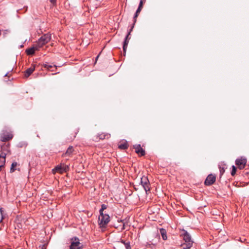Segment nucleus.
Instances as JSON below:
<instances>
[{"label": "nucleus", "instance_id": "nucleus-35", "mask_svg": "<svg viewBox=\"0 0 249 249\" xmlns=\"http://www.w3.org/2000/svg\"><path fill=\"white\" fill-rule=\"evenodd\" d=\"M99 56L98 55L97 57H96V59H98Z\"/></svg>", "mask_w": 249, "mask_h": 249}, {"label": "nucleus", "instance_id": "nucleus-11", "mask_svg": "<svg viewBox=\"0 0 249 249\" xmlns=\"http://www.w3.org/2000/svg\"><path fill=\"white\" fill-rule=\"evenodd\" d=\"M39 46L36 44L33 47L27 49L26 50V53L28 55H33L36 51L39 50Z\"/></svg>", "mask_w": 249, "mask_h": 249}, {"label": "nucleus", "instance_id": "nucleus-18", "mask_svg": "<svg viewBox=\"0 0 249 249\" xmlns=\"http://www.w3.org/2000/svg\"><path fill=\"white\" fill-rule=\"evenodd\" d=\"M110 135L109 134H108V133H101L99 135V138L100 139H101V140H104V139H108L109 138H110Z\"/></svg>", "mask_w": 249, "mask_h": 249}, {"label": "nucleus", "instance_id": "nucleus-16", "mask_svg": "<svg viewBox=\"0 0 249 249\" xmlns=\"http://www.w3.org/2000/svg\"><path fill=\"white\" fill-rule=\"evenodd\" d=\"M5 154H1L0 155V167L1 168L4 166L5 163Z\"/></svg>", "mask_w": 249, "mask_h": 249}, {"label": "nucleus", "instance_id": "nucleus-37", "mask_svg": "<svg viewBox=\"0 0 249 249\" xmlns=\"http://www.w3.org/2000/svg\"><path fill=\"white\" fill-rule=\"evenodd\" d=\"M42 249H45V248H42Z\"/></svg>", "mask_w": 249, "mask_h": 249}, {"label": "nucleus", "instance_id": "nucleus-12", "mask_svg": "<svg viewBox=\"0 0 249 249\" xmlns=\"http://www.w3.org/2000/svg\"><path fill=\"white\" fill-rule=\"evenodd\" d=\"M13 136L10 134H2L0 135V139L2 142H5L11 140Z\"/></svg>", "mask_w": 249, "mask_h": 249}, {"label": "nucleus", "instance_id": "nucleus-23", "mask_svg": "<svg viewBox=\"0 0 249 249\" xmlns=\"http://www.w3.org/2000/svg\"><path fill=\"white\" fill-rule=\"evenodd\" d=\"M119 148L121 149H124V143H122L119 145Z\"/></svg>", "mask_w": 249, "mask_h": 249}, {"label": "nucleus", "instance_id": "nucleus-4", "mask_svg": "<svg viewBox=\"0 0 249 249\" xmlns=\"http://www.w3.org/2000/svg\"><path fill=\"white\" fill-rule=\"evenodd\" d=\"M141 184L146 193L150 191L149 181L147 177L143 176L141 178Z\"/></svg>", "mask_w": 249, "mask_h": 249}, {"label": "nucleus", "instance_id": "nucleus-28", "mask_svg": "<svg viewBox=\"0 0 249 249\" xmlns=\"http://www.w3.org/2000/svg\"><path fill=\"white\" fill-rule=\"evenodd\" d=\"M50 2L53 3V4H55L56 3V0H50Z\"/></svg>", "mask_w": 249, "mask_h": 249}, {"label": "nucleus", "instance_id": "nucleus-17", "mask_svg": "<svg viewBox=\"0 0 249 249\" xmlns=\"http://www.w3.org/2000/svg\"><path fill=\"white\" fill-rule=\"evenodd\" d=\"M160 233L162 236L163 240H166L167 239V232L165 229L161 228L160 229Z\"/></svg>", "mask_w": 249, "mask_h": 249}, {"label": "nucleus", "instance_id": "nucleus-21", "mask_svg": "<svg viewBox=\"0 0 249 249\" xmlns=\"http://www.w3.org/2000/svg\"><path fill=\"white\" fill-rule=\"evenodd\" d=\"M107 208V206L106 204H102L101 206V209L99 211L100 213H103V211L106 209Z\"/></svg>", "mask_w": 249, "mask_h": 249}, {"label": "nucleus", "instance_id": "nucleus-25", "mask_svg": "<svg viewBox=\"0 0 249 249\" xmlns=\"http://www.w3.org/2000/svg\"><path fill=\"white\" fill-rule=\"evenodd\" d=\"M125 249H131V247L129 243H125Z\"/></svg>", "mask_w": 249, "mask_h": 249}, {"label": "nucleus", "instance_id": "nucleus-8", "mask_svg": "<svg viewBox=\"0 0 249 249\" xmlns=\"http://www.w3.org/2000/svg\"><path fill=\"white\" fill-rule=\"evenodd\" d=\"M215 176L213 175L212 174H210L208 176L206 179L205 180V184L206 185H211L213 184L215 181Z\"/></svg>", "mask_w": 249, "mask_h": 249}, {"label": "nucleus", "instance_id": "nucleus-7", "mask_svg": "<svg viewBox=\"0 0 249 249\" xmlns=\"http://www.w3.org/2000/svg\"><path fill=\"white\" fill-rule=\"evenodd\" d=\"M142 8H140V7H139L138 8L136 13H135V16L134 17V22L133 24V26L131 27V29H130L129 31L128 32V35H127L126 36H125V47L127 45V39H128V36H129V35H130V32H131V31L132 30L133 28V27H134V25L135 24V22H136V18L138 17V14L139 13L141 12V11L142 10Z\"/></svg>", "mask_w": 249, "mask_h": 249}, {"label": "nucleus", "instance_id": "nucleus-13", "mask_svg": "<svg viewBox=\"0 0 249 249\" xmlns=\"http://www.w3.org/2000/svg\"><path fill=\"white\" fill-rule=\"evenodd\" d=\"M35 67L34 66H32L31 67L27 69L25 71L24 76L25 77H28L35 71Z\"/></svg>", "mask_w": 249, "mask_h": 249}, {"label": "nucleus", "instance_id": "nucleus-2", "mask_svg": "<svg viewBox=\"0 0 249 249\" xmlns=\"http://www.w3.org/2000/svg\"><path fill=\"white\" fill-rule=\"evenodd\" d=\"M109 221V216L107 214L100 213L98 223L100 227H105Z\"/></svg>", "mask_w": 249, "mask_h": 249}, {"label": "nucleus", "instance_id": "nucleus-32", "mask_svg": "<svg viewBox=\"0 0 249 249\" xmlns=\"http://www.w3.org/2000/svg\"><path fill=\"white\" fill-rule=\"evenodd\" d=\"M123 228H124V223H123Z\"/></svg>", "mask_w": 249, "mask_h": 249}, {"label": "nucleus", "instance_id": "nucleus-10", "mask_svg": "<svg viewBox=\"0 0 249 249\" xmlns=\"http://www.w3.org/2000/svg\"><path fill=\"white\" fill-rule=\"evenodd\" d=\"M135 152L141 156H143L145 155L144 150L141 147L140 144H137L134 146Z\"/></svg>", "mask_w": 249, "mask_h": 249}, {"label": "nucleus", "instance_id": "nucleus-9", "mask_svg": "<svg viewBox=\"0 0 249 249\" xmlns=\"http://www.w3.org/2000/svg\"><path fill=\"white\" fill-rule=\"evenodd\" d=\"M82 246L77 238H75L74 241L71 242L70 249H82Z\"/></svg>", "mask_w": 249, "mask_h": 249}, {"label": "nucleus", "instance_id": "nucleus-24", "mask_svg": "<svg viewBox=\"0 0 249 249\" xmlns=\"http://www.w3.org/2000/svg\"><path fill=\"white\" fill-rule=\"evenodd\" d=\"M0 217H4L3 216V208L0 207Z\"/></svg>", "mask_w": 249, "mask_h": 249}, {"label": "nucleus", "instance_id": "nucleus-3", "mask_svg": "<svg viewBox=\"0 0 249 249\" xmlns=\"http://www.w3.org/2000/svg\"><path fill=\"white\" fill-rule=\"evenodd\" d=\"M51 39V35L49 34H44L41 36L36 42V44L40 48L43 45L48 43Z\"/></svg>", "mask_w": 249, "mask_h": 249}, {"label": "nucleus", "instance_id": "nucleus-34", "mask_svg": "<svg viewBox=\"0 0 249 249\" xmlns=\"http://www.w3.org/2000/svg\"><path fill=\"white\" fill-rule=\"evenodd\" d=\"M125 223H126V217H125Z\"/></svg>", "mask_w": 249, "mask_h": 249}, {"label": "nucleus", "instance_id": "nucleus-33", "mask_svg": "<svg viewBox=\"0 0 249 249\" xmlns=\"http://www.w3.org/2000/svg\"><path fill=\"white\" fill-rule=\"evenodd\" d=\"M122 242L124 244V241L122 240Z\"/></svg>", "mask_w": 249, "mask_h": 249}, {"label": "nucleus", "instance_id": "nucleus-30", "mask_svg": "<svg viewBox=\"0 0 249 249\" xmlns=\"http://www.w3.org/2000/svg\"><path fill=\"white\" fill-rule=\"evenodd\" d=\"M4 76H8V77H9V72H7L6 74H5Z\"/></svg>", "mask_w": 249, "mask_h": 249}, {"label": "nucleus", "instance_id": "nucleus-5", "mask_svg": "<svg viewBox=\"0 0 249 249\" xmlns=\"http://www.w3.org/2000/svg\"><path fill=\"white\" fill-rule=\"evenodd\" d=\"M67 168H68L67 166H62L61 165H58L53 169L52 172L53 174H55L56 172L62 173L66 172Z\"/></svg>", "mask_w": 249, "mask_h": 249}, {"label": "nucleus", "instance_id": "nucleus-19", "mask_svg": "<svg viewBox=\"0 0 249 249\" xmlns=\"http://www.w3.org/2000/svg\"><path fill=\"white\" fill-rule=\"evenodd\" d=\"M17 163L16 162H14L12 163L11 167L10 168V172L13 173L15 171V167L17 166Z\"/></svg>", "mask_w": 249, "mask_h": 249}, {"label": "nucleus", "instance_id": "nucleus-14", "mask_svg": "<svg viewBox=\"0 0 249 249\" xmlns=\"http://www.w3.org/2000/svg\"><path fill=\"white\" fill-rule=\"evenodd\" d=\"M44 67L51 71H54V69H56L55 66H53L48 63H45L44 64Z\"/></svg>", "mask_w": 249, "mask_h": 249}, {"label": "nucleus", "instance_id": "nucleus-15", "mask_svg": "<svg viewBox=\"0 0 249 249\" xmlns=\"http://www.w3.org/2000/svg\"><path fill=\"white\" fill-rule=\"evenodd\" d=\"M73 148L72 146H70L67 149V151H66V152L63 154V156L64 157H65V156H70L71 155V154L73 153Z\"/></svg>", "mask_w": 249, "mask_h": 249}, {"label": "nucleus", "instance_id": "nucleus-22", "mask_svg": "<svg viewBox=\"0 0 249 249\" xmlns=\"http://www.w3.org/2000/svg\"><path fill=\"white\" fill-rule=\"evenodd\" d=\"M219 168L220 174L221 175H222L225 172L224 167H221L220 166Z\"/></svg>", "mask_w": 249, "mask_h": 249}, {"label": "nucleus", "instance_id": "nucleus-6", "mask_svg": "<svg viewBox=\"0 0 249 249\" xmlns=\"http://www.w3.org/2000/svg\"><path fill=\"white\" fill-rule=\"evenodd\" d=\"M235 163L236 165L238 166L239 168L242 169L245 167L247 163V160L243 158L236 159L235 160Z\"/></svg>", "mask_w": 249, "mask_h": 249}, {"label": "nucleus", "instance_id": "nucleus-29", "mask_svg": "<svg viewBox=\"0 0 249 249\" xmlns=\"http://www.w3.org/2000/svg\"><path fill=\"white\" fill-rule=\"evenodd\" d=\"M4 219V217H0V223L2 222V220Z\"/></svg>", "mask_w": 249, "mask_h": 249}, {"label": "nucleus", "instance_id": "nucleus-26", "mask_svg": "<svg viewBox=\"0 0 249 249\" xmlns=\"http://www.w3.org/2000/svg\"><path fill=\"white\" fill-rule=\"evenodd\" d=\"M142 5H143V1H142V0H141V1L140 2V3H139V7H140V8H142Z\"/></svg>", "mask_w": 249, "mask_h": 249}, {"label": "nucleus", "instance_id": "nucleus-1", "mask_svg": "<svg viewBox=\"0 0 249 249\" xmlns=\"http://www.w3.org/2000/svg\"><path fill=\"white\" fill-rule=\"evenodd\" d=\"M183 239L184 243L181 245L182 249H186L190 248L193 245V241L191 239V236L187 232L185 231L183 235Z\"/></svg>", "mask_w": 249, "mask_h": 249}, {"label": "nucleus", "instance_id": "nucleus-27", "mask_svg": "<svg viewBox=\"0 0 249 249\" xmlns=\"http://www.w3.org/2000/svg\"><path fill=\"white\" fill-rule=\"evenodd\" d=\"M122 48H123V50L124 51V41L122 42Z\"/></svg>", "mask_w": 249, "mask_h": 249}, {"label": "nucleus", "instance_id": "nucleus-31", "mask_svg": "<svg viewBox=\"0 0 249 249\" xmlns=\"http://www.w3.org/2000/svg\"><path fill=\"white\" fill-rule=\"evenodd\" d=\"M125 149H126L127 147V142H126V141H125Z\"/></svg>", "mask_w": 249, "mask_h": 249}, {"label": "nucleus", "instance_id": "nucleus-20", "mask_svg": "<svg viewBox=\"0 0 249 249\" xmlns=\"http://www.w3.org/2000/svg\"><path fill=\"white\" fill-rule=\"evenodd\" d=\"M236 168L234 165L232 166V170L231 171V175L232 176H234L236 174Z\"/></svg>", "mask_w": 249, "mask_h": 249}, {"label": "nucleus", "instance_id": "nucleus-36", "mask_svg": "<svg viewBox=\"0 0 249 249\" xmlns=\"http://www.w3.org/2000/svg\"><path fill=\"white\" fill-rule=\"evenodd\" d=\"M1 168L0 167V171H1Z\"/></svg>", "mask_w": 249, "mask_h": 249}]
</instances>
